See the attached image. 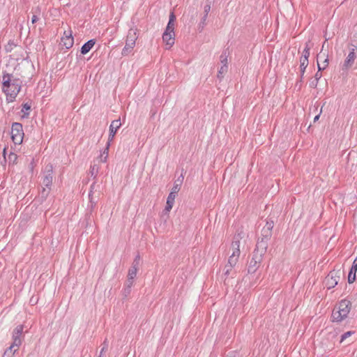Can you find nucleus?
<instances>
[{"mask_svg":"<svg viewBox=\"0 0 357 357\" xmlns=\"http://www.w3.org/2000/svg\"><path fill=\"white\" fill-rule=\"evenodd\" d=\"M22 84V81L15 77L13 74L6 72L3 73L2 91L6 95V100L8 102L15 101L21 90Z\"/></svg>","mask_w":357,"mask_h":357,"instance_id":"1","label":"nucleus"},{"mask_svg":"<svg viewBox=\"0 0 357 357\" xmlns=\"http://www.w3.org/2000/svg\"><path fill=\"white\" fill-rule=\"evenodd\" d=\"M38 21V17L36 15H33L31 17V22L33 24L36 23V22Z\"/></svg>","mask_w":357,"mask_h":357,"instance_id":"47","label":"nucleus"},{"mask_svg":"<svg viewBox=\"0 0 357 357\" xmlns=\"http://www.w3.org/2000/svg\"><path fill=\"white\" fill-rule=\"evenodd\" d=\"M53 167L52 165H47L45 167V175L43 179V185L50 189L52 183Z\"/></svg>","mask_w":357,"mask_h":357,"instance_id":"9","label":"nucleus"},{"mask_svg":"<svg viewBox=\"0 0 357 357\" xmlns=\"http://www.w3.org/2000/svg\"><path fill=\"white\" fill-rule=\"evenodd\" d=\"M220 62L222 65L227 66V54L226 51H224L220 55Z\"/></svg>","mask_w":357,"mask_h":357,"instance_id":"30","label":"nucleus"},{"mask_svg":"<svg viewBox=\"0 0 357 357\" xmlns=\"http://www.w3.org/2000/svg\"><path fill=\"white\" fill-rule=\"evenodd\" d=\"M324 45H325V43H324V44L322 45V48H324Z\"/></svg>","mask_w":357,"mask_h":357,"instance_id":"57","label":"nucleus"},{"mask_svg":"<svg viewBox=\"0 0 357 357\" xmlns=\"http://www.w3.org/2000/svg\"><path fill=\"white\" fill-rule=\"evenodd\" d=\"M137 38V29L130 28L128 32L126 45L122 50L121 54L123 56H126L131 52L135 45Z\"/></svg>","mask_w":357,"mask_h":357,"instance_id":"3","label":"nucleus"},{"mask_svg":"<svg viewBox=\"0 0 357 357\" xmlns=\"http://www.w3.org/2000/svg\"><path fill=\"white\" fill-rule=\"evenodd\" d=\"M308 59H305L303 57H301L300 59V65H305L308 66Z\"/></svg>","mask_w":357,"mask_h":357,"instance_id":"41","label":"nucleus"},{"mask_svg":"<svg viewBox=\"0 0 357 357\" xmlns=\"http://www.w3.org/2000/svg\"><path fill=\"white\" fill-rule=\"evenodd\" d=\"M233 250L240 249V241L238 236H235L234 240L231 243Z\"/></svg>","mask_w":357,"mask_h":357,"instance_id":"27","label":"nucleus"},{"mask_svg":"<svg viewBox=\"0 0 357 357\" xmlns=\"http://www.w3.org/2000/svg\"><path fill=\"white\" fill-rule=\"evenodd\" d=\"M173 205L174 204L172 203H169V202H167L166 203V206H165V210L167 212L170 211V210L173 207Z\"/></svg>","mask_w":357,"mask_h":357,"instance_id":"43","label":"nucleus"},{"mask_svg":"<svg viewBox=\"0 0 357 357\" xmlns=\"http://www.w3.org/2000/svg\"><path fill=\"white\" fill-rule=\"evenodd\" d=\"M64 35H65V36H68L69 35V31H65L64 32Z\"/></svg>","mask_w":357,"mask_h":357,"instance_id":"55","label":"nucleus"},{"mask_svg":"<svg viewBox=\"0 0 357 357\" xmlns=\"http://www.w3.org/2000/svg\"><path fill=\"white\" fill-rule=\"evenodd\" d=\"M109 146H110V143H109V142H107V144H106V147L105 148V149L103 150L102 153L100 155V160L102 162H107Z\"/></svg>","mask_w":357,"mask_h":357,"instance_id":"19","label":"nucleus"},{"mask_svg":"<svg viewBox=\"0 0 357 357\" xmlns=\"http://www.w3.org/2000/svg\"><path fill=\"white\" fill-rule=\"evenodd\" d=\"M356 58V53L354 52H349V54L347 55L346 59L344 61L342 70H347L349 68H351L354 65Z\"/></svg>","mask_w":357,"mask_h":357,"instance_id":"12","label":"nucleus"},{"mask_svg":"<svg viewBox=\"0 0 357 357\" xmlns=\"http://www.w3.org/2000/svg\"><path fill=\"white\" fill-rule=\"evenodd\" d=\"M94 188H95V182L91 184V188H90V192L89 193V198L90 200V203L91 204V208H93L96 205V202L94 201H93V197H92L93 190H94Z\"/></svg>","mask_w":357,"mask_h":357,"instance_id":"25","label":"nucleus"},{"mask_svg":"<svg viewBox=\"0 0 357 357\" xmlns=\"http://www.w3.org/2000/svg\"><path fill=\"white\" fill-rule=\"evenodd\" d=\"M351 302L348 300H342L337 308L333 310L331 318L333 322H341L347 317L351 310Z\"/></svg>","mask_w":357,"mask_h":357,"instance_id":"2","label":"nucleus"},{"mask_svg":"<svg viewBox=\"0 0 357 357\" xmlns=\"http://www.w3.org/2000/svg\"><path fill=\"white\" fill-rule=\"evenodd\" d=\"M268 240L259 238L257 243L256 248L255 249L253 254L259 255L260 257H263L264 254L266 252V250L268 248Z\"/></svg>","mask_w":357,"mask_h":357,"instance_id":"8","label":"nucleus"},{"mask_svg":"<svg viewBox=\"0 0 357 357\" xmlns=\"http://www.w3.org/2000/svg\"><path fill=\"white\" fill-rule=\"evenodd\" d=\"M317 66H318V71L320 73L321 70H324L326 67L323 66H321V65L319 63V62L317 63Z\"/></svg>","mask_w":357,"mask_h":357,"instance_id":"49","label":"nucleus"},{"mask_svg":"<svg viewBox=\"0 0 357 357\" xmlns=\"http://www.w3.org/2000/svg\"><path fill=\"white\" fill-rule=\"evenodd\" d=\"M134 282V279H130L128 278L127 281L125 284V287H128V288L131 289Z\"/></svg>","mask_w":357,"mask_h":357,"instance_id":"38","label":"nucleus"},{"mask_svg":"<svg viewBox=\"0 0 357 357\" xmlns=\"http://www.w3.org/2000/svg\"><path fill=\"white\" fill-rule=\"evenodd\" d=\"M15 46L16 45L13 41H9L5 47V50L7 52H10Z\"/></svg>","mask_w":357,"mask_h":357,"instance_id":"31","label":"nucleus"},{"mask_svg":"<svg viewBox=\"0 0 357 357\" xmlns=\"http://www.w3.org/2000/svg\"><path fill=\"white\" fill-rule=\"evenodd\" d=\"M261 257L259 255L253 254L252 259H250L248 266V272L250 274L255 273L262 261Z\"/></svg>","mask_w":357,"mask_h":357,"instance_id":"6","label":"nucleus"},{"mask_svg":"<svg viewBox=\"0 0 357 357\" xmlns=\"http://www.w3.org/2000/svg\"><path fill=\"white\" fill-rule=\"evenodd\" d=\"M49 193V190H46L45 188H43L41 194L43 197H46Z\"/></svg>","mask_w":357,"mask_h":357,"instance_id":"48","label":"nucleus"},{"mask_svg":"<svg viewBox=\"0 0 357 357\" xmlns=\"http://www.w3.org/2000/svg\"><path fill=\"white\" fill-rule=\"evenodd\" d=\"M61 42L63 43V45L66 49H70L73 47L74 44V38L72 36V32L71 31H69V35L64 36L61 38Z\"/></svg>","mask_w":357,"mask_h":357,"instance_id":"14","label":"nucleus"},{"mask_svg":"<svg viewBox=\"0 0 357 357\" xmlns=\"http://www.w3.org/2000/svg\"><path fill=\"white\" fill-rule=\"evenodd\" d=\"M139 262H140V256L139 255H137V256L135 257L133 262H132V266H135V267H137L139 268Z\"/></svg>","mask_w":357,"mask_h":357,"instance_id":"37","label":"nucleus"},{"mask_svg":"<svg viewBox=\"0 0 357 357\" xmlns=\"http://www.w3.org/2000/svg\"><path fill=\"white\" fill-rule=\"evenodd\" d=\"M357 50V45L351 43L349 44V52H355Z\"/></svg>","mask_w":357,"mask_h":357,"instance_id":"44","label":"nucleus"},{"mask_svg":"<svg viewBox=\"0 0 357 357\" xmlns=\"http://www.w3.org/2000/svg\"><path fill=\"white\" fill-rule=\"evenodd\" d=\"M357 272V257L354 259L352 266L348 275V282L353 283L356 280V274Z\"/></svg>","mask_w":357,"mask_h":357,"instance_id":"13","label":"nucleus"},{"mask_svg":"<svg viewBox=\"0 0 357 357\" xmlns=\"http://www.w3.org/2000/svg\"><path fill=\"white\" fill-rule=\"evenodd\" d=\"M354 333V331H347L341 335L340 342H344L347 337Z\"/></svg>","mask_w":357,"mask_h":357,"instance_id":"34","label":"nucleus"},{"mask_svg":"<svg viewBox=\"0 0 357 357\" xmlns=\"http://www.w3.org/2000/svg\"><path fill=\"white\" fill-rule=\"evenodd\" d=\"M98 169H99V167L96 165H93V166L91 167L90 174H91V176H93L94 178L96 177V176L98 174Z\"/></svg>","mask_w":357,"mask_h":357,"instance_id":"29","label":"nucleus"},{"mask_svg":"<svg viewBox=\"0 0 357 357\" xmlns=\"http://www.w3.org/2000/svg\"><path fill=\"white\" fill-rule=\"evenodd\" d=\"M3 357H7V356H3ZM9 357H12V356H9Z\"/></svg>","mask_w":357,"mask_h":357,"instance_id":"58","label":"nucleus"},{"mask_svg":"<svg viewBox=\"0 0 357 357\" xmlns=\"http://www.w3.org/2000/svg\"><path fill=\"white\" fill-rule=\"evenodd\" d=\"M238 260V257H236L235 255H231L228 259V262L227 264L231 266V267H234Z\"/></svg>","mask_w":357,"mask_h":357,"instance_id":"22","label":"nucleus"},{"mask_svg":"<svg viewBox=\"0 0 357 357\" xmlns=\"http://www.w3.org/2000/svg\"><path fill=\"white\" fill-rule=\"evenodd\" d=\"M22 107H23V108L22 109V112H24V110L29 111L31 109V106L27 102L23 104Z\"/></svg>","mask_w":357,"mask_h":357,"instance_id":"42","label":"nucleus"},{"mask_svg":"<svg viewBox=\"0 0 357 357\" xmlns=\"http://www.w3.org/2000/svg\"><path fill=\"white\" fill-rule=\"evenodd\" d=\"M176 20V16L174 13H171L169 15V19L168 24L167 25L165 31H174V22Z\"/></svg>","mask_w":357,"mask_h":357,"instance_id":"16","label":"nucleus"},{"mask_svg":"<svg viewBox=\"0 0 357 357\" xmlns=\"http://www.w3.org/2000/svg\"><path fill=\"white\" fill-rule=\"evenodd\" d=\"M228 67L226 65H222L218 70V77L221 79L223 77L224 75L227 72Z\"/></svg>","mask_w":357,"mask_h":357,"instance_id":"23","label":"nucleus"},{"mask_svg":"<svg viewBox=\"0 0 357 357\" xmlns=\"http://www.w3.org/2000/svg\"><path fill=\"white\" fill-rule=\"evenodd\" d=\"M137 271L138 268L132 266L128 271V278L130 279H135L137 275Z\"/></svg>","mask_w":357,"mask_h":357,"instance_id":"20","label":"nucleus"},{"mask_svg":"<svg viewBox=\"0 0 357 357\" xmlns=\"http://www.w3.org/2000/svg\"><path fill=\"white\" fill-rule=\"evenodd\" d=\"M321 52H320L319 54L317 55V58H319L321 56Z\"/></svg>","mask_w":357,"mask_h":357,"instance_id":"56","label":"nucleus"},{"mask_svg":"<svg viewBox=\"0 0 357 357\" xmlns=\"http://www.w3.org/2000/svg\"><path fill=\"white\" fill-rule=\"evenodd\" d=\"M310 47L309 45V43H306L305 47L303 50L301 57H303L305 59H308L310 56Z\"/></svg>","mask_w":357,"mask_h":357,"instance_id":"24","label":"nucleus"},{"mask_svg":"<svg viewBox=\"0 0 357 357\" xmlns=\"http://www.w3.org/2000/svg\"><path fill=\"white\" fill-rule=\"evenodd\" d=\"M24 327L22 325L17 326L13 332V346H16L18 348L22 344V335Z\"/></svg>","mask_w":357,"mask_h":357,"instance_id":"7","label":"nucleus"},{"mask_svg":"<svg viewBox=\"0 0 357 357\" xmlns=\"http://www.w3.org/2000/svg\"><path fill=\"white\" fill-rule=\"evenodd\" d=\"M183 181V175H181L176 181L174 183V186L172 188L171 192H173V193H178L180 190L181 185Z\"/></svg>","mask_w":357,"mask_h":357,"instance_id":"17","label":"nucleus"},{"mask_svg":"<svg viewBox=\"0 0 357 357\" xmlns=\"http://www.w3.org/2000/svg\"><path fill=\"white\" fill-rule=\"evenodd\" d=\"M207 17H208V15H206V14H204V15L203 16L202 20V22L203 24H204L205 21H206V19H207Z\"/></svg>","mask_w":357,"mask_h":357,"instance_id":"52","label":"nucleus"},{"mask_svg":"<svg viewBox=\"0 0 357 357\" xmlns=\"http://www.w3.org/2000/svg\"><path fill=\"white\" fill-rule=\"evenodd\" d=\"M162 40L165 43L166 49H170L175 42V33L174 31H167L162 34Z\"/></svg>","mask_w":357,"mask_h":357,"instance_id":"10","label":"nucleus"},{"mask_svg":"<svg viewBox=\"0 0 357 357\" xmlns=\"http://www.w3.org/2000/svg\"><path fill=\"white\" fill-rule=\"evenodd\" d=\"M121 126V123L120 119L114 120L112 121L109 126V134L107 142H111L113 140L117 130Z\"/></svg>","mask_w":357,"mask_h":357,"instance_id":"11","label":"nucleus"},{"mask_svg":"<svg viewBox=\"0 0 357 357\" xmlns=\"http://www.w3.org/2000/svg\"><path fill=\"white\" fill-rule=\"evenodd\" d=\"M16 347V346H13V344L8 347L4 352L3 356H6L7 357H9L12 356H13L14 354L16 352L17 349L13 350V348Z\"/></svg>","mask_w":357,"mask_h":357,"instance_id":"21","label":"nucleus"},{"mask_svg":"<svg viewBox=\"0 0 357 357\" xmlns=\"http://www.w3.org/2000/svg\"><path fill=\"white\" fill-rule=\"evenodd\" d=\"M233 268L234 267H231V266L226 264L223 269L224 275L227 277L230 274Z\"/></svg>","mask_w":357,"mask_h":357,"instance_id":"35","label":"nucleus"},{"mask_svg":"<svg viewBox=\"0 0 357 357\" xmlns=\"http://www.w3.org/2000/svg\"><path fill=\"white\" fill-rule=\"evenodd\" d=\"M274 226V222L272 220H268L266 221V225L264 227L266 229H270L272 231Z\"/></svg>","mask_w":357,"mask_h":357,"instance_id":"36","label":"nucleus"},{"mask_svg":"<svg viewBox=\"0 0 357 357\" xmlns=\"http://www.w3.org/2000/svg\"><path fill=\"white\" fill-rule=\"evenodd\" d=\"M3 157L6 158V148L3 149Z\"/></svg>","mask_w":357,"mask_h":357,"instance_id":"54","label":"nucleus"},{"mask_svg":"<svg viewBox=\"0 0 357 357\" xmlns=\"http://www.w3.org/2000/svg\"><path fill=\"white\" fill-rule=\"evenodd\" d=\"M96 43V40L94 39H91L85 43L81 47V53L82 54H87L93 47Z\"/></svg>","mask_w":357,"mask_h":357,"instance_id":"15","label":"nucleus"},{"mask_svg":"<svg viewBox=\"0 0 357 357\" xmlns=\"http://www.w3.org/2000/svg\"><path fill=\"white\" fill-rule=\"evenodd\" d=\"M102 349H101L100 352V356H102V355H103V354H104L105 352H106V351H107V349H108V341H107V339H105V340H104V342H103V343H102Z\"/></svg>","mask_w":357,"mask_h":357,"instance_id":"32","label":"nucleus"},{"mask_svg":"<svg viewBox=\"0 0 357 357\" xmlns=\"http://www.w3.org/2000/svg\"><path fill=\"white\" fill-rule=\"evenodd\" d=\"M176 195H177V193H173V192H170V193L169 194V195L167 197V202L174 204V200H175Z\"/></svg>","mask_w":357,"mask_h":357,"instance_id":"33","label":"nucleus"},{"mask_svg":"<svg viewBox=\"0 0 357 357\" xmlns=\"http://www.w3.org/2000/svg\"><path fill=\"white\" fill-rule=\"evenodd\" d=\"M321 73L317 71L314 75L315 81L318 82L321 79Z\"/></svg>","mask_w":357,"mask_h":357,"instance_id":"45","label":"nucleus"},{"mask_svg":"<svg viewBox=\"0 0 357 357\" xmlns=\"http://www.w3.org/2000/svg\"><path fill=\"white\" fill-rule=\"evenodd\" d=\"M213 1V0H206V5L204 6V14L208 15V13L211 10V6Z\"/></svg>","mask_w":357,"mask_h":357,"instance_id":"26","label":"nucleus"},{"mask_svg":"<svg viewBox=\"0 0 357 357\" xmlns=\"http://www.w3.org/2000/svg\"><path fill=\"white\" fill-rule=\"evenodd\" d=\"M272 236V231L264 227L262 228L261 231V237L263 239L269 241Z\"/></svg>","mask_w":357,"mask_h":357,"instance_id":"18","label":"nucleus"},{"mask_svg":"<svg viewBox=\"0 0 357 357\" xmlns=\"http://www.w3.org/2000/svg\"><path fill=\"white\" fill-rule=\"evenodd\" d=\"M317 82H317V81H315V80H314V81H312V82L310 83L311 86L316 87V86H317Z\"/></svg>","mask_w":357,"mask_h":357,"instance_id":"51","label":"nucleus"},{"mask_svg":"<svg viewBox=\"0 0 357 357\" xmlns=\"http://www.w3.org/2000/svg\"><path fill=\"white\" fill-rule=\"evenodd\" d=\"M307 66L305 65H300V70H301V79H303V75L305 73V69Z\"/></svg>","mask_w":357,"mask_h":357,"instance_id":"39","label":"nucleus"},{"mask_svg":"<svg viewBox=\"0 0 357 357\" xmlns=\"http://www.w3.org/2000/svg\"><path fill=\"white\" fill-rule=\"evenodd\" d=\"M24 132L22 125L20 123H13L11 128V138L15 144H20L23 141Z\"/></svg>","mask_w":357,"mask_h":357,"instance_id":"4","label":"nucleus"},{"mask_svg":"<svg viewBox=\"0 0 357 357\" xmlns=\"http://www.w3.org/2000/svg\"><path fill=\"white\" fill-rule=\"evenodd\" d=\"M98 357H102V356H100V354Z\"/></svg>","mask_w":357,"mask_h":357,"instance_id":"59","label":"nucleus"},{"mask_svg":"<svg viewBox=\"0 0 357 357\" xmlns=\"http://www.w3.org/2000/svg\"><path fill=\"white\" fill-rule=\"evenodd\" d=\"M340 275L339 271H332L326 277L324 283L326 287L330 289L335 287L339 282Z\"/></svg>","mask_w":357,"mask_h":357,"instance_id":"5","label":"nucleus"},{"mask_svg":"<svg viewBox=\"0 0 357 357\" xmlns=\"http://www.w3.org/2000/svg\"><path fill=\"white\" fill-rule=\"evenodd\" d=\"M319 116H320V114H317L314 118V122H316L317 121H318V119H319Z\"/></svg>","mask_w":357,"mask_h":357,"instance_id":"53","label":"nucleus"},{"mask_svg":"<svg viewBox=\"0 0 357 357\" xmlns=\"http://www.w3.org/2000/svg\"><path fill=\"white\" fill-rule=\"evenodd\" d=\"M17 154H15L13 152L10 153V154L8 155L9 163L15 164V163H17Z\"/></svg>","mask_w":357,"mask_h":357,"instance_id":"28","label":"nucleus"},{"mask_svg":"<svg viewBox=\"0 0 357 357\" xmlns=\"http://www.w3.org/2000/svg\"><path fill=\"white\" fill-rule=\"evenodd\" d=\"M131 291V289L128 288V287H125L123 289V294L125 297H127Z\"/></svg>","mask_w":357,"mask_h":357,"instance_id":"40","label":"nucleus"},{"mask_svg":"<svg viewBox=\"0 0 357 357\" xmlns=\"http://www.w3.org/2000/svg\"><path fill=\"white\" fill-rule=\"evenodd\" d=\"M240 252V249L233 250L231 255H235L236 257H239Z\"/></svg>","mask_w":357,"mask_h":357,"instance_id":"46","label":"nucleus"},{"mask_svg":"<svg viewBox=\"0 0 357 357\" xmlns=\"http://www.w3.org/2000/svg\"><path fill=\"white\" fill-rule=\"evenodd\" d=\"M328 64V56H326V58L324 59V61L323 62V66L327 67Z\"/></svg>","mask_w":357,"mask_h":357,"instance_id":"50","label":"nucleus"}]
</instances>
